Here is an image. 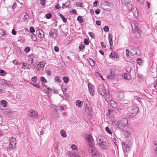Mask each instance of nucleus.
I'll list each match as a JSON object with an SVG mask.
<instances>
[{"mask_svg":"<svg viewBox=\"0 0 157 157\" xmlns=\"http://www.w3.org/2000/svg\"><path fill=\"white\" fill-rule=\"evenodd\" d=\"M98 92L102 96H104L105 100L107 102L109 101L112 102L111 96L109 94L108 90H106L104 85L102 84H100L98 88Z\"/></svg>","mask_w":157,"mask_h":157,"instance_id":"1","label":"nucleus"},{"mask_svg":"<svg viewBox=\"0 0 157 157\" xmlns=\"http://www.w3.org/2000/svg\"><path fill=\"white\" fill-rule=\"evenodd\" d=\"M128 121L127 118H124L122 119L121 120L118 121L115 124V127L117 129H122L125 127L127 126L128 127Z\"/></svg>","mask_w":157,"mask_h":157,"instance_id":"2","label":"nucleus"},{"mask_svg":"<svg viewBox=\"0 0 157 157\" xmlns=\"http://www.w3.org/2000/svg\"><path fill=\"white\" fill-rule=\"evenodd\" d=\"M86 139L89 146L91 147H94L95 144L92 135H87L86 136Z\"/></svg>","mask_w":157,"mask_h":157,"instance_id":"3","label":"nucleus"},{"mask_svg":"<svg viewBox=\"0 0 157 157\" xmlns=\"http://www.w3.org/2000/svg\"><path fill=\"white\" fill-rule=\"evenodd\" d=\"M128 109L131 113L137 114L139 110L138 107L136 105H133L130 107H128Z\"/></svg>","mask_w":157,"mask_h":157,"instance_id":"4","label":"nucleus"},{"mask_svg":"<svg viewBox=\"0 0 157 157\" xmlns=\"http://www.w3.org/2000/svg\"><path fill=\"white\" fill-rule=\"evenodd\" d=\"M90 151H91V155L93 157H101V155L96 148H92L91 149L89 150L90 152Z\"/></svg>","mask_w":157,"mask_h":157,"instance_id":"5","label":"nucleus"},{"mask_svg":"<svg viewBox=\"0 0 157 157\" xmlns=\"http://www.w3.org/2000/svg\"><path fill=\"white\" fill-rule=\"evenodd\" d=\"M49 36L52 38H56L58 36L57 30L55 29H51L50 31Z\"/></svg>","mask_w":157,"mask_h":157,"instance_id":"6","label":"nucleus"},{"mask_svg":"<svg viewBox=\"0 0 157 157\" xmlns=\"http://www.w3.org/2000/svg\"><path fill=\"white\" fill-rule=\"evenodd\" d=\"M9 144V148L10 150H12L14 148L16 145V142L15 139L12 137L10 140Z\"/></svg>","mask_w":157,"mask_h":157,"instance_id":"7","label":"nucleus"},{"mask_svg":"<svg viewBox=\"0 0 157 157\" xmlns=\"http://www.w3.org/2000/svg\"><path fill=\"white\" fill-rule=\"evenodd\" d=\"M113 114V110H109L108 111V114H106L107 117H109V118H110L109 119L111 120V121H110V122L109 123L110 124H113L114 123V118L112 117Z\"/></svg>","mask_w":157,"mask_h":157,"instance_id":"8","label":"nucleus"},{"mask_svg":"<svg viewBox=\"0 0 157 157\" xmlns=\"http://www.w3.org/2000/svg\"><path fill=\"white\" fill-rule=\"evenodd\" d=\"M124 94L122 92H120L117 98V100L118 104H120L121 102L122 101L124 98Z\"/></svg>","mask_w":157,"mask_h":157,"instance_id":"9","label":"nucleus"},{"mask_svg":"<svg viewBox=\"0 0 157 157\" xmlns=\"http://www.w3.org/2000/svg\"><path fill=\"white\" fill-rule=\"evenodd\" d=\"M89 91L91 95H94V86L90 83L88 84Z\"/></svg>","mask_w":157,"mask_h":157,"instance_id":"10","label":"nucleus"},{"mask_svg":"<svg viewBox=\"0 0 157 157\" xmlns=\"http://www.w3.org/2000/svg\"><path fill=\"white\" fill-rule=\"evenodd\" d=\"M30 116L33 117L34 119H36L38 118V114L37 112L35 110H31L30 111V113L29 114Z\"/></svg>","mask_w":157,"mask_h":157,"instance_id":"11","label":"nucleus"},{"mask_svg":"<svg viewBox=\"0 0 157 157\" xmlns=\"http://www.w3.org/2000/svg\"><path fill=\"white\" fill-rule=\"evenodd\" d=\"M36 33L37 34L38 37L40 38H43L44 35V31L40 29L37 30L36 31Z\"/></svg>","mask_w":157,"mask_h":157,"instance_id":"12","label":"nucleus"},{"mask_svg":"<svg viewBox=\"0 0 157 157\" xmlns=\"http://www.w3.org/2000/svg\"><path fill=\"white\" fill-rule=\"evenodd\" d=\"M98 145L103 149L106 148L108 146L106 139H105V140H104V141H102V142Z\"/></svg>","mask_w":157,"mask_h":157,"instance_id":"13","label":"nucleus"},{"mask_svg":"<svg viewBox=\"0 0 157 157\" xmlns=\"http://www.w3.org/2000/svg\"><path fill=\"white\" fill-rule=\"evenodd\" d=\"M105 138L104 136H98L96 138V141L98 144L99 145L104 140H105Z\"/></svg>","mask_w":157,"mask_h":157,"instance_id":"14","label":"nucleus"},{"mask_svg":"<svg viewBox=\"0 0 157 157\" xmlns=\"http://www.w3.org/2000/svg\"><path fill=\"white\" fill-rule=\"evenodd\" d=\"M85 111L89 115H91L92 114V110L90 106L86 105L85 108Z\"/></svg>","mask_w":157,"mask_h":157,"instance_id":"15","label":"nucleus"},{"mask_svg":"<svg viewBox=\"0 0 157 157\" xmlns=\"http://www.w3.org/2000/svg\"><path fill=\"white\" fill-rule=\"evenodd\" d=\"M105 6H107L110 8V10H112L113 8V5L111 2H110L108 1H105L104 3Z\"/></svg>","mask_w":157,"mask_h":157,"instance_id":"16","label":"nucleus"},{"mask_svg":"<svg viewBox=\"0 0 157 157\" xmlns=\"http://www.w3.org/2000/svg\"><path fill=\"white\" fill-rule=\"evenodd\" d=\"M115 74L113 71H111L110 73L107 76V78L110 79H113L115 78Z\"/></svg>","mask_w":157,"mask_h":157,"instance_id":"17","label":"nucleus"},{"mask_svg":"<svg viewBox=\"0 0 157 157\" xmlns=\"http://www.w3.org/2000/svg\"><path fill=\"white\" fill-rule=\"evenodd\" d=\"M131 51H132L130 52V53L133 55H138L140 52V50L139 49H137L134 47L131 48Z\"/></svg>","mask_w":157,"mask_h":157,"instance_id":"18","label":"nucleus"},{"mask_svg":"<svg viewBox=\"0 0 157 157\" xmlns=\"http://www.w3.org/2000/svg\"><path fill=\"white\" fill-rule=\"evenodd\" d=\"M45 65V61H42L39 62L37 66V68H40L42 67H44Z\"/></svg>","mask_w":157,"mask_h":157,"instance_id":"19","label":"nucleus"},{"mask_svg":"<svg viewBox=\"0 0 157 157\" xmlns=\"http://www.w3.org/2000/svg\"><path fill=\"white\" fill-rule=\"evenodd\" d=\"M23 66H24V67H23V68L25 69H30L32 67L30 64H28L27 63H22Z\"/></svg>","mask_w":157,"mask_h":157,"instance_id":"20","label":"nucleus"},{"mask_svg":"<svg viewBox=\"0 0 157 157\" xmlns=\"http://www.w3.org/2000/svg\"><path fill=\"white\" fill-rule=\"evenodd\" d=\"M123 77L124 79L128 80H130L131 79V77L130 75L128 73H125L123 75Z\"/></svg>","mask_w":157,"mask_h":157,"instance_id":"21","label":"nucleus"},{"mask_svg":"<svg viewBox=\"0 0 157 157\" xmlns=\"http://www.w3.org/2000/svg\"><path fill=\"white\" fill-rule=\"evenodd\" d=\"M117 53L115 52H112L110 54L109 56L110 57L113 59H114L117 57Z\"/></svg>","mask_w":157,"mask_h":157,"instance_id":"22","label":"nucleus"},{"mask_svg":"<svg viewBox=\"0 0 157 157\" xmlns=\"http://www.w3.org/2000/svg\"><path fill=\"white\" fill-rule=\"evenodd\" d=\"M109 45L111 46L113 45V41L112 40V36L111 34H109L108 37Z\"/></svg>","mask_w":157,"mask_h":157,"instance_id":"23","label":"nucleus"},{"mask_svg":"<svg viewBox=\"0 0 157 157\" xmlns=\"http://www.w3.org/2000/svg\"><path fill=\"white\" fill-rule=\"evenodd\" d=\"M6 32H5L2 29H0V37L2 36H6Z\"/></svg>","mask_w":157,"mask_h":157,"instance_id":"24","label":"nucleus"},{"mask_svg":"<svg viewBox=\"0 0 157 157\" xmlns=\"http://www.w3.org/2000/svg\"><path fill=\"white\" fill-rule=\"evenodd\" d=\"M136 98H135L134 99V101L135 102H137L139 104L141 102V99H142L138 97H136Z\"/></svg>","mask_w":157,"mask_h":157,"instance_id":"25","label":"nucleus"},{"mask_svg":"<svg viewBox=\"0 0 157 157\" xmlns=\"http://www.w3.org/2000/svg\"><path fill=\"white\" fill-rule=\"evenodd\" d=\"M131 144L130 142L127 144L126 147V150L127 152L130 151V149H131Z\"/></svg>","mask_w":157,"mask_h":157,"instance_id":"26","label":"nucleus"},{"mask_svg":"<svg viewBox=\"0 0 157 157\" xmlns=\"http://www.w3.org/2000/svg\"><path fill=\"white\" fill-rule=\"evenodd\" d=\"M1 104L3 106V107H6L7 106V103L6 101L4 100H2L1 101Z\"/></svg>","mask_w":157,"mask_h":157,"instance_id":"27","label":"nucleus"},{"mask_svg":"<svg viewBox=\"0 0 157 157\" xmlns=\"http://www.w3.org/2000/svg\"><path fill=\"white\" fill-rule=\"evenodd\" d=\"M82 102L79 100L77 101L76 102V104L77 106L78 107H82Z\"/></svg>","mask_w":157,"mask_h":157,"instance_id":"28","label":"nucleus"},{"mask_svg":"<svg viewBox=\"0 0 157 157\" xmlns=\"http://www.w3.org/2000/svg\"><path fill=\"white\" fill-rule=\"evenodd\" d=\"M63 80L64 82L66 83H67L69 81V78L66 76L63 77Z\"/></svg>","mask_w":157,"mask_h":157,"instance_id":"29","label":"nucleus"},{"mask_svg":"<svg viewBox=\"0 0 157 157\" xmlns=\"http://www.w3.org/2000/svg\"><path fill=\"white\" fill-rule=\"evenodd\" d=\"M75 5L77 6H79L81 7H83L84 6L83 4L82 3L75 2Z\"/></svg>","mask_w":157,"mask_h":157,"instance_id":"30","label":"nucleus"},{"mask_svg":"<svg viewBox=\"0 0 157 157\" xmlns=\"http://www.w3.org/2000/svg\"><path fill=\"white\" fill-rule=\"evenodd\" d=\"M31 38L33 39V40L34 41H36L37 39V38L36 35L34 33H32V34L31 35Z\"/></svg>","mask_w":157,"mask_h":157,"instance_id":"31","label":"nucleus"},{"mask_svg":"<svg viewBox=\"0 0 157 157\" xmlns=\"http://www.w3.org/2000/svg\"><path fill=\"white\" fill-rule=\"evenodd\" d=\"M90 64L91 66H94L95 65L94 61L91 59L90 58L89 60Z\"/></svg>","mask_w":157,"mask_h":157,"instance_id":"32","label":"nucleus"},{"mask_svg":"<svg viewBox=\"0 0 157 157\" xmlns=\"http://www.w3.org/2000/svg\"><path fill=\"white\" fill-rule=\"evenodd\" d=\"M59 16L61 17V19H62L63 21L64 22H66L67 21V19L62 14H60Z\"/></svg>","mask_w":157,"mask_h":157,"instance_id":"33","label":"nucleus"},{"mask_svg":"<svg viewBox=\"0 0 157 157\" xmlns=\"http://www.w3.org/2000/svg\"><path fill=\"white\" fill-rule=\"evenodd\" d=\"M60 134L63 137H66V134L64 130H61L60 131Z\"/></svg>","mask_w":157,"mask_h":157,"instance_id":"34","label":"nucleus"},{"mask_svg":"<svg viewBox=\"0 0 157 157\" xmlns=\"http://www.w3.org/2000/svg\"><path fill=\"white\" fill-rule=\"evenodd\" d=\"M77 20L80 22L82 23L83 22V18L81 16H79L77 17Z\"/></svg>","mask_w":157,"mask_h":157,"instance_id":"35","label":"nucleus"},{"mask_svg":"<svg viewBox=\"0 0 157 157\" xmlns=\"http://www.w3.org/2000/svg\"><path fill=\"white\" fill-rule=\"evenodd\" d=\"M136 61L138 64H139V65H141L142 64L143 60L141 59H136Z\"/></svg>","mask_w":157,"mask_h":157,"instance_id":"36","label":"nucleus"},{"mask_svg":"<svg viewBox=\"0 0 157 157\" xmlns=\"http://www.w3.org/2000/svg\"><path fill=\"white\" fill-rule=\"evenodd\" d=\"M59 109L61 110H63L64 109V107L63 106H60V107L59 106H56L55 107V111L57 112V110H59Z\"/></svg>","mask_w":157,"mask_h":157,"instance_id":"37","label":"nucleus"},{"mask_svg":"<svg viewBox=\"0 0 157 157\" xmlns=\"http://www.w3.org/2000/svg\"><path fill=\"white\" fill-rule=\"evenodd\" d=\"M29 17V16L28 15L27 13H26V14L24 16V21H27L29 20L28 18Z\"/></svg>","mask_w":157,"mask_h":157,"instance_id":"38","label":"nucleus"},{"mask_svg":"<svg viewBox=\"0 0 157 157\" xmlns=\"http://www.w3.org/2000/svg\"><path fill=\"white\" fill-rule=\"evenodd\" d=\"M126 4H127V7L128 8V9L129 10H131L132 8V6L131 4L129 3H126Z\"/></svg>","mask_w":157,"mask_h":157,"instance_id":"39","label":"nucleus"},{"mask_svg":"<svg viewBox=\"0 0 157 157\" xmlns=\"http://www.w3.org/2000/svg\"><path fill=\"white\" fill-rule=\"evenodd\" d=\"M52 17V14L51 13H48L46 14V17L47 19L51 18Z\"/></svg>","mask_w":157,"mask_h":157,"instance_id":"40","label":"nucleus"},{"mask_svg":"<svg viewBox=\"0 0 157 157\" xmlns=\"http://www.w3.org/2000/svg\"><path fill=\"white\" fill-rule=\"evenodd\" d=\"M103 30L106 32H109V27L107 26H105L103 28Z\"/></svg>","mask_w":157,"mask_h":157,"instance_id":"41","label":"nucleus"},{"mask_svg":"<svg viewBox=\"0 0 157 157\" xmlns=\"http://www.w3.org/2000/svg\"><path fill=\"white\" fill-rule=\"evenodd\" d=\"M45 88H46L47 89V90H46V94H47V95H48L49 93V92L51 91L52 90V89L50 87H48L47 86H45Z\"/></svg>","mask_w":157,"mask_h":157,"instance_id":"42","label":"nucleus"},{"mask_svg":"<svg viewBox=\"0 0 157 157\" xmlns=\"http://www.w3.org/2000/svg\"><path fill=\"white\" fill-rule=\"evenodd\" d=\"M89 36L93 39H95V36L94 34V33L92 32H89Z\"/></svg>","mask_w":157,"mask_h":157,"instance_id":"43","label":"nucleus"},{"mask_svg":"<svg viewBox=\"0 0 157 157\" xmlns=\"http://www.w3.org/2000/svg\"><path fill=\"white\" fill-rule=\"evenodd\" d=\"M124 131L126 132V134L125 135H126V137L128 138L130 137L131 136L130 133L129 132L126 130H124Z\"/></svg>","mask_w":157,"mask_h":157,"instance_id":"44","label":"nucleus"},{"mask_svg":"<svg viewBox=\"0 0 157 157\" xmlns=\"http://www.w3.org/2000/svg\"><path fill=\"white\" fill-rule=\"evenodd\" d=\"M31 81L33 82H36L37 81V77L36 76H34L32 77L31 78Z\"/></svg>","mask_w":157,"mask_h":157,"instance_id":"45","label":"nucleus"},{"mask_svg":"<svg viewBox=\"0 0 157 157\" xmlns=\"http://www.w3.org/2000/svg\"><path fill=\"white\" fill-rule=\"evenodd\" d=\"M131 0H122V2L125 5L130 2Z\"/></svg>","mask_w":157,"mask_h":157,"instance_id":"46","label":"nucleus"},{"mask_svg":"<svg viewBox=\"0 0 157 157\" xmlns=\"http://www.w3.org/2000/svg\"><path fill=\"white\" fill-rule=\"evenodd\" d=\"M128 101L127 100H123L120 103V104H121V105H122L124 104H127L128 103Z\"/></svg>","mask_w":157,"mask_h":157,"instance_id":"47","label":"nucleus"},{"mask_svg":"<svg viewBox=\"0 0 157 157\" xmlns=\"http://www.w3.org/2000/svg\"><path fill=\"white\" fill-rule=\"evenodd\" d=\"M84 43L86 45H88L89 44V41L88 39H85L84 41Z\"/></svg>","mask_w":157,"mask_h":157,"instance_id":"48","label":"nucleus"},{"mask_svg":"<svg viewBox=\"0 0 157 157\" xmlns=\"http://www.w3.org/2000/svg\"><path fill=\"white\" fill-rule=\"evenodd\" d=\"M55 80L57 82V83H59L60 82V80L59 79V77L57 76L55 78Z\"/></svg>","mask_w":157,"mask_h":157,"instance_id":"49","label":"nucleus"},{"mask_svg":"<svg viewBox=\"0 0 157 157\" xmlns=\"http://www.w3.org/2000/svg\"><path fill=\"white\" fill-rule=\"evenodd\" d=\"M105 130L109 134H111L112 132L110 130L109 128L108 127H106L105 128Z\"/></svg>","mask_w":157,"mask_h":157,"instance_id":"50","label":"nucleus"},{"mask_svg":"<svg viewBox=\"0 0 157 157\" xmlns=\"http://www.w3.org/2000/svg\"><path fill=\"white\" fill-rule=\"evenodd\" d=\"M131 53L128 49H126V55L127 57H129V54Z\"/></svg>","mask_w":157,"mask_h":157,"instance_id":"51","label":"nucleus"},{"mask_svg":"<svg viewBox=\"0 0 157 157\" xmlns=\"http://www.w3.org/2000/svg\"><path fill=\"white\" fill-rule=\"evenodd\" d=\"M79 48L80 50L81 51L84 48L85 46L83 44H82L79 46Z\"/></svg>","mask_w":157,"mask_h":157,"instance_id":"52","label":"nucleus"},{"mask_svg":"<svg viewBox=\"0 0 157 157\" xmlns=\"http://www.w3.org/2000/svg\"><path fill=\"white\" fill-rule=\"evenodd\" d=\"M153 148L154 150V151H157V144L156 143H154Z\"/></svg>","mask_w":157,"mask_h":157,"instance_id":"53","label":"nucleus"},{"mask_svg":"<svg viewBox=\"0 0 157 157\" xmlns=\"http://www.w3.org/2000/svg\"><path fill=\"white\" fill-rule=\"evenodd\" d=\"M40 80L42 82L44 83H46L47 82V81H46V79L43 77H41Z\"/></svg>","mask_w":157,"mask_h":157,"instance_id":"54","label":"nucleus"},{"mask_svg":"<svg viewBox=\"0 0 157 157\" xmlns=\"http://www.w3.org/2000/svg\"><path fill=\"white\" fill-rule=\"evenodd\" d=\"M13 63L15 64L16 65H19L20 64V63L18 62L17 60L16 59L13 60Z\"/></svg>","mask_w":157,"mask_h":157,"instance_id":"55","label":"nucleus"},{"mask_svg":"<svg viewBox=\"0 0 157 157\" xmlns=\"http://www.w3.org/2000/svg\"><path fill=\"white\" fill-rule=\"evenodd\" d=\"M45 72L47 74V75H51V72L50 70H46L45 71Z\"/></svg>","mask_w":157,"mask_h":157,"instance_id":"56","label":"nucleus"},{"mask_svg":"<svg viewBox=\"0 0 157 157\" xmlns=\"http://www.w3.org/2000/svg\"><path fill=\"white\" fill-rule=\"evenodd\" d=\"M29 29L30 32L32 33H33L35 32V30L33 27L32 26L30 27Z\"/></svg>","mask_w":157,"mask_h":157,"instance_id":"57","label":"nucleus"},{"mask_svg":"<svg viewBox=\"0 0 157 157\" xmlns=\"http://www.w3.org/2000/svg\"><path fill=\"white\" fill-rule=\"evenodd\" d=\"M70 13L72 14H76V11L74 9H72L71 11H70Z\"/></svg>","mask_w":157,"mask_h":157,"instance_id":"58","label":"nucleus"},{"mask_svg":"<svg viewBox=\"0 0 157 157\" xmlns=\"http://www.w3.org/2000/svg\"><path fill=\"white\" fill-rule=\"evenodd\" d=\"M30 50V48L29 47H27L25 49V52H28Z\"/></svg>","mask_w":157,"mask_h":157,"instance_id":"59","label":"nucleus"},{"mask_svg":"<svg viewBox=\"0 0 157 157\" xmlns=\"http://www.w3.org/2000/svg\"><path fill=\"white\" fill-rule=\"evenodd\" d=\"M31 84L33 86H35L37 88H40V86L37 84L31 83Z\"/></svg>","mask_w":157,"mask_h":157,"instance_id":"60","label":"nucleus"},{"mask_svg":"<svg viewBox=\"0 0 157 157\" xmlns=\"http://www.w3.org/2000/svg\"><path fill=\"white\" fill-rule=\"evenodd\" d=\"M153 84L154 87L156 89V87H157V79L154 82Z\"/></svg>","mask_w":157,"mask_h":157,"instance_id":"61","label":"nucleus"},{"mask_svg":"<svg viewBox=\"0 0 157 157\" xmlns=\"http://www.w3.org/2000/svg\"><path fill=\"white\" fill-rule=\"evenodd\" d=\"M71 148L72 149L75 150L76 149L77 147L75 145L73 144L71 145Z\"/></svg>","mask_w":157,"mask_h":157,"instance_id":"62","label":"nucleus"},{"mask_svg":"<svg viewBox=\"0 0 157 157\" xmlns=\"http://www.w3.org/2000/svg\"><path fill=\"white\" fill-rule=\"evenodd\" d=\"M61 6L58 3H57L55 6V8L56 9H59L60 8Z\"/></svg>","mask_w":157,"mask_h":157,"instance_id":"63","label":"nucleus"},{"mask_svg":"<svg viewBox=\"0 0 157 157\" xmlns=\"http://www.w3.org/2000/svg\"><path fill=\"white\" fill-rule=\"evenodd\" d=\"M100 12V10L99 9H97L95 11V12L96 14H98Z\"/></svg>","mask_w":157,"mask_h":157,"instance_id":"64","label":"nucleus"}]
</instances>
